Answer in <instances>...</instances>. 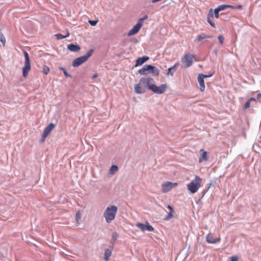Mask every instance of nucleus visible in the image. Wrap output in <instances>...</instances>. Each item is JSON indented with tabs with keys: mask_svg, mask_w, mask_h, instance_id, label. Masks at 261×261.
I'll list each match as a JSON object with an SVG mask.
<instances>
[{
	"mask_svg": "<svg viewBox=\"0 0 261 261\" xmlns=\"http://www.w3.org/2000/svg\"><path fill=\"white\" fill-rule=\"evenodd\" d=\"M150 83H154V80L151 77H142L139 83L134 86L135 92L137 94H142L145 92L146 88L149 89Z\"/></svg>",
	"mask_w": 261,
	"mask_h": 261,
	"instance_id": "1",
	"label": "nucleus"
},
{
	"mask_svg": "<svg viewBox=\"0 0 261 261\" xmlns=\"http://www.w3.org/2000/svg\"><path fill=\"white\" fill-rule=\"evenodd\" d=\"M117 210V207L115 205H111L107 207L104 212L103 216L107 223H110L115 219Z\"/></svg>",
	"mask_w": 261,
	"mask_h": 261,
	"instance_id": "2",
	"label": "nucleus"
},
{
	"mask_svg": "<svg viewBox=\"0 0 261 261\" xmlns=\"http://www.w3.org/2000/svg\"><path fill=\"white\" fill-rule=\"evenodd\" d=\"M202 178L199 176L195 178L187 185V189L192 194L196 193L200 188L202 183Z\"/></svg>",
	"mask_w": 261,
	"mask_h": 261,
	"instance_id": "3",
	"label": "nucleus"
},
{
	"mask_svg": "<svg viewBox=\"0 0 261 261\" xmlns=\"http://www.w3.org/2000/svg\"><path fill=\"white\" fill-rule=\"evenodd\" d=\"M93 52V50L91 49L87 52L86 55L75 59L72 61V66L73 67H78L83 63L85 62L92 55Z\"/></svg>",
	"mask_w": 261,
	"mask_h": 261,
	"instance_id": "4",
	"label": "nucleus"
},
{
	"mask_svg": "<svg viewBox=\"0 0 261 261\" xmlns=\"http://www.w3.org/2000/svg\"><path fill=\"white\" fill-rule=\"evenodd\" d=\"M167 88V85L166 84H162L160 86H157L154 84L153 83H150L149 85V90H151L154 93L158 94H161L164 93Z\"/></svg>",
	"mask_w": 261,
	"mask_h": 261,
	"instance_id": "5",
	"label": "nucleus"
},
{
	"mask_svg": "<svg viewBox=\"0 0 261 261\" xmlns=\"http://www.w3.org/2000/svg\"><path fill=\"white\" fill-rule=\"evenodd\" d=\"M147 17H148L147 15H145L143 18L139 19L137 24L135 25L131 30H129L127 34V35L128 36H131L136 34L139 31L141 28L142 27L143 21L145 19H147Z\"/></svg>",
	"mask_w": 261,
	"mask_h": 261,
	"instance_id": "6",
	"label": "nucleus"
},
{
	"mask_svg": "<svg viewBox=\"0 0 261 261\" xmlns=\"http://www.w3.org/2000/svg\"><path fill=\"white\" fill-rule=\"evenodd\" d=\"M149 71L150 72L156 76H159L160 74V71L159 69L156 67L151 65H146L144 66L143 68L138 70V72L140 74H145L146 71Z\"/></svg>",
	"mask_w": 261,
	"mask_h": 261,
	"instance_id": "7",
	"label": "nucleus"
},
{
	"mask_svg": "<svg viewBox=\"0 0 261 261\" xmlns=\"http://www.w3.org/2000/svg\"><path fill=\"white\" fill-rule=\"evenodd\" d=\"M23 53L25 58V62L22 70L23 76L25 77L27 76L29 71L31 70V63L28 53L26 51H24Z\"/></svg>",
	"mask_w": 261,
	"mask_h": 261,
	"instance_id": "8",
	"label": "nucleus"
},
{
	"mask_svg": "<svg viewBox=\"0 0 261 261\" xmlns=\"http://www.w3.org/2000/svg\"><path fill=\"white\" fill-rule=\"evenodd\" d=\"M194 59V56L191 54H186L181 58V62L184 68H188L192 65Z\"/></svg>",
	"mask_w": 261,
	"mask_h": 261,
	"instance_id": "9",
	"label": "nucleus"
},
{
	"mask_svg": "<svg viewBox=\"0 0 261 261\" xmlns=\"http://www.w3.org/2000/svg\"><path fill=\"white\" fill-rule=\"evenodd\" d=\"M178 184L177 182H172L167 181L162 185V192L165 193L170 191L174 187H176Z\"/></svg>",
	"mask_w": 261,
	"mask_h": 261,
	"instance_id": "10",
	"label": "nucleus"
},
{
	"mask_svg": "<svg viewBox=\"0 0 261 261\" xmlns=\"http://www.w3.org/2000/svg\"><path fill=\"white\" fill-rule=\"evenodd\" d=\"M136 226L143 231L145 230L153 231L154 230V228L150 225L148 222H147L146 224H144L141 223H137L136 224Z\"/></svg>",
	"mask_w": 261,
	"mask_h": 261,
	"instance_id": "11",
	"label": "nucleus"
},
{
	"mask_svg": "<svg viewBox=\"0 0 261 261\" xmlns=\"http://www.w3.org/2000/svg\"><path fill=\"white\" fill-rule=\"evenodd\" d=\"M206 241L210 244H216L220 241V238H214L211 233H208L206 236Z\"/></svg>",
	"mask_w": 261,
	"mask_h": 261,
	"instance_id": "12",
	"label": "nucleus"
},
{
	"mask_svg": "<svg viewBox=\"0 0 261 261\" xmlns=\"http://www.w3.org/2000/svg\"><path fill=\"white\" fill-rule=\"evenodd\" d=\"M200 156L199 158V162L202 163L203 162H205L207 160V152L205 151L203 149H201L200 150Z\"/></svg>",
	"mask_w": 261,
	"mask_h": 261,
	"instance_id": "13",
	"label": "nucleus"
},
{
	"mask_svg": "<svg viewBox=\"0 0 261 261\" xmlns=\"http://www.w3.org/2000/svg\"><path fill=\"white\" fill-rule=\"evenodd\" d=\"M55 125L50 123L44 129L43 134V137L45 138L47 137L49 134H50V132L54 128Z\"/></svg>",
	"mask_w": 261,
	"mask_h": 261,
	"instance_id": "14",
	"label": "nucleus"
},
{
	"mask_svg": "<svg viewBox=\"0 0 261 261\" xmlns=\"http://www.w3.org/2000/svg\"><path fill=\"white\" fill-rule=\"evenodd\" d=\"M149 59V57L147 56H143L142 57L138 58L136 61L135 66L137 67L142 65L144 63Z\"/></svg>",
	"mask_w": 261,
	"mask_h": 261,
	"instance_id": "15",
	"label": "nucleus"
},
{
	"mask_svg": "<svg viewBox=\"0 0 261 261\" xmlns=\"http://www.w3.org/2000/svg\"><path fill=\"white\" fill-rule=\"evenodd\" d=\"M179 64L178 62L175 63V64L172 67L168 69L167 75H170L173 76L174 71L176 70V68L179 66Z\"/></svg>",
	"mask_w": 261,
	"mask_h": 261,
	"instance_id": "16",
	"label": "nucleus"
},
{
	"mask_svg": "<svg viewBox=\"0 0 261 261\" xmlns=\"http://www.w3.org/2000/svg\"><path fill=\"white\" fill-rule=\"evenodd\" d=\"M198 82L200 86V90L201 92H203L205 90V85L204 79L198 75Z\"/></svg>",
	"mask_w": 261,
	"mask_h": 261,
	"instance_id": "17",
	"label": "nucleus"
},
{
	"mask_svg": "<svg viewBox=\"0 0 261 261\" xmlns=\"http://www.w3.org/2000/svg\"><path fill=\"white\" fill-rule=\"evenodd\" d=\"M67 48L69 50H70L71 51H78L80 50L81 47L78 45H75L73 44H69L67 46Z\"/></svg>",
	"mask_w": 261,
	"mask_h": 261,
	"instance_id": "18",
	"label": "nucleus"
},
{
	"mask_svg": "<svg viewBox=\"0 0 261 261\" xmlns=\"http://www.w3.org/2000/svg\"><path fill=\"white\" fill-rule=\"evenodd\" d=\"M212 37H213L212 36H209V35H207L204 33H202L197 36V37L196 38V40L199 42L203 39L211 38Z\"/></svg>",
	"mask_w": 261,
	"mask_h": 261,
	"instance_id": "19",
	"label": "nucleus"
},
{
	"mask_svg": "<svg viewBox=\"0 0 261 261\" xmlns=\"http://www.w3.org/2000/svg\"><path fill=\"white\" fill-rule=\"evenodd\" d=\"M252 101H255L256 99L255 98L253 97L250 98L244 105L243 107V110H246L248 108H249L250 107V103Z\"/></svg>",
	"mask_w": 261,
	"mask_h": 261,
	"instance_id": "20",
	"label": "nucleus"
},
{
	"mask_svg": "<svg viewBox=\"0 0 261 261\" xmlns=\"http://www.w3.org/2000/svg\"><path fill=\"white\" fill-rule=\"evenodd\" d=\"M112 254V251L109 249L106 250L104 253V259L105 260L108 261L109 257L111 256Z\"/></svg>",
	"mask_w": 261,
	"mask_h": 261,
	"instance_id": "21",
	"label": "nucleus"
},
{
	"mask_svg": "<svg viewBox=\"0 0 261 261\" xmlns=\"http://www.w3.org/2000/svg\"><path fill=\"white\" fill-rule=\"evenodd\" d=\"M69 35H70L69 33L68 32H67L65 35H63L61 34H56L55 36L56 37L57 39L60 40V39H63L69 37Z\"/></svg>",
	"mask_w": 261,
	"mask_h": 261,
	"instance_id": "22",
	"label": "nucleus"
},
{
	"mask_svg": "<svg viewBox=\"0 0 261 261\" xmlns=\"http://www.w3.org/2000/svg\"><path fill=\"white\" fill-rule=\"evenodd\" d=\"M232 7V5H221L219 6L216 9H217L219 11L224 10L225 9Z\"/></svg>",
	"mask_w": 261,
	"mask_h": 261,
	"instance_id": "23",
	"label": "nucleus"
},
{
	"mask_svg": "<svg viewBox=\"0 0 261 261\" xmlns=\"http://www.w3.org/2000/svg\"><path fill=\"white\" fill-rule=\"evenodd\" d=\"M118 170V167L116 165H112L111 167L109 172L111 174H113L116 173Z\"/></svg>",
	"mask_w": 261,
	"mask_h": 261,
	"instance_id": "24",
	"label": "nucleus"
},
{
	"mask_svg": "<svg viewBox=\"0 0 261 261\" xmlns=\"http://www.w3.org/2000/svg\"><path fill=\"white\" fill-rule=\"evenodd\" d=\"M213 17V14H209L208 15V17H207V21L212 27L215 28V23L213 22H212V21L211 20V18H212Z\"/></svg>",
	"mask_w": 261,
	"mask_h": 261,
	"instance_id": "25",
	"label": "nucleus"
},
{
	"mask_svg": "<svg viewBox=\"0 0 261 261\" xmlns=\"http://www.w3.org/2000/svg\"><path fill=\"white\" fill-rule=\"evenodd\" d=\"M50 69L49 68L46 66L44 65L42 68V72L45 75H47L49 72Z\"/></svg>",
	"mask_w": 261,
	"mask_h": 261,
	"instance_id": "26",
	"label": "nucleus"
},
{
	"mask_svg": "<svg viewBox=\"0 0 261 261\" xmlns=\"http://www.w3.org/2000/svg\"><path fill=\"white\" fill-rule=\"evenodd\" d=\"M174 211H170V212L166 215L165 218L164 219L165 220H168L173 217Z\"/></svg>",
	"mask_w": 261,
	"mask_h": 261,
	"instance_id": "27",
	"label": "nucleus"
},
{
	"mask_svg": "<svg viewBox=\"0 0 261 261\" xmlns=\"http://www.w3.org/2000/svg\"><path fill=\"white\" fill-rule=\"evenodd\" d=\"M59 69L63 71V73H64V74L65 75V76L66 77H70L71 75H69L67 72L66 71V70L64 68V67H59Z\"/></svg>",
	"mask_w": 261,
	"mask_h": 261,
	"instance_id": "28",
	"label": "nucleus"
},
{
	"mask_svg": "<svg viewBox=\"0 0 261 261\" xmlns=\"http://www.w3.org/2000/svg\"><path fill=\"white\" fill-rule=\"evenodd\" d=\"M214 73H212L211 74H209L208 75L207 74H199V75L201 77H202L203 79L204 78L210 77H211L213 75Z\"/></svg>",
	"mask_w": 261,
	"mask_h": 261,
	"instance_id": "29",
	"label": "nucleus"
},
{
	"mask_svg": "<svg viewBox=\"0 0 261 261\" xmlns=\"http://www.w3.org/2000/svg\"><path fill=\"white\" fill-rule=\"evenodd\" d=\"M218 40H219V41L220 42V43L222 45L223 43V41H224V37L222 35H219L218 36Z\"/></svg>",
	"mask_w": 261,
	"mask_h": 261,
	"instance_id": "30",
	"label": "nucleus"
},
{
	"mask_svg": "<svg viewBox=\"0 0 261 261\" xmlns=\"http://www.w3.org/2000/svg\"><path fill=\"white\" fill-rule=\"evenodd\" d=\"M219 12L220 11L216 8L214 10V15H215V17L216 18H218L219 17Z\"/></svg>",
	"mask_w": 261,
	"mask_h": 261,
	"instance_id": "31",
	"label": "nucleus"
},
{
	"mask_svg": "<svg viewBox=\"0 0 261 261\" xmlns=\"http://www.w3.org/2000/svg\"><path fill=\"white\" fill-rule=\"evenodd\" d=\"M98 22V20H89V23L92 25V26H95L96 25L97 23Z\"/></svg>",
	"mask_w": 261,
	"mask_h": 261,
	"instance_id": "32",
	"label": "nucleus"
},
{
	"mask_svg": "<svg viewBox=\"0 0 261 261\" xmlns=\"http://www.w3.org/2000/svg\"><path fill=\"white\" fill-rule=\"evenodd\" d=\"M231 8L236 9H241L242 8V5H239L236 6H232V7H230Z\"/></svg>",
	"mask_w": 261,
	"mask_h": 261,
	"instance_id": "33",
	"label": "nucleus"
},
{
	"mask_svg": "<svg viewBox=\"0 0 261 261\" xmlns=\"http://www.w3.org/2000/svg\"><path fill=\"white\" fill-rule=\"evenodd\" d=\"M239 258L237 256H233L231 258V261H238Z\"/></svg>",
	"mask_w": 261,
	"mask_h": 261,
	"instance_id": "34",
	"label": "nucleus"
},
{
	"mask_svg": "<svg viewBox=\"0 0 261 261\" xmlns=\"http://www.w3.org/2000/svg\"><path fill=\"white\" fill-rule=\"evenodd\" d=\"M75 217L76 220H78L81 217V214L78 212L76 214Z\"/></svg>",
	"mask_w": 261,
	"mask_h": 261,
	"instance_id": "35",
	"label": "nucleus"
},
{
	"mask_svg": "<svg viewBox=\"0 0 261 261\" xmlns=\"http://www.w3.org/2000/svg\"><path fill=\"white\" fill-rule=\"evenodd\" d=\"M167 207H168V208H169L170 210V211H174L173 209L172 208V207L170 205H168L167 206Z\"/></svg>",
	"mask_w": 261,
	"mask_h": 261,
	"instance_id": "36",
	"label": "nucleus"
},
{
	"mask_svg": "<svg viewBox=\"0 0 261 261\" xmlns=\"http://www.w3.org/2000/svg\"><path fill=\"white\" fill-rule=\"evenodd\" d=\"M97 77V74L95 73L92 76V79H95Z\"/></svg>",
	"mask_w": 261,
	"mask_h": 261,
	"instance_id": "37",
	"label": "nucleus"
},
{
	"mask_svg": "<svg viewBox=\"0 0 261 261\" xmlns=\"http://www.w3.org/2000/svg\"><path fill=\"white\" fill-rule=\"evenodd\" d=\"M113 237H117V232H115L113 233Z\"/></svg>",
	"mask_w": 261,
	"mask_h": 261,
	"instance_id": "38",
	"label": "nucleus"
},
{
	"mask_svg": "<svg viewBox=\"0 0 261 261\" xmlns=\"http://www.w3.org/2000/svg\"><path fill=\"white\" fill-rule=\"evenodd\" d=\"M261 97V94H260V93H258V94H257V98H259V97Z\"/></svg>",
	"mask_w": 261,
	"mask_h": 261,
	"instance_id": "39",
	"label": "nucleus"
}]
</instances>
